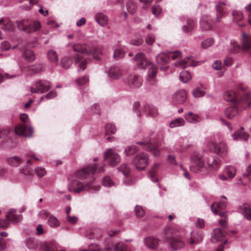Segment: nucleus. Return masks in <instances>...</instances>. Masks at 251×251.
Wrapping results in <instances>:
<instances>
[{"mask_svg":"<svg viewBox=\"0 0 251 251\" xmlns=\"http://www.w3.org/2000/svg\"><path fill=\"white\" fill-rule=\"evenodd\" d=\"M105 166V165H103L98 169L97 165L95 164L77 170L74 174V179L69 185V191L78 193L90 189L91 184L95 179L93 175L95 173L102 172Z\"/></svg>","mask_w":251,"mask_h":251,"instance_id":"nucleus-1","label":"nucleus"},{"mask_svg":"<svg viewBox=\"0 0 251 251\" xmlns=\"http://www.w3.org/2000/svg\"><path fill=\"white\" fill-rule=\"evenodd\" d=\"M137 62L138 67L140 68H149L148 72L147 81L151 85H154L156 82V76L157 74V67L149 61L143 53H137L134 57Z\"/></svg>","mask_w":251,"mask_h":251,"instance_id":"nucleus-2","label":"nucleus"},{"mask_svg":"<svg viewBox=\"0 0 251 251\" xmlns=\"http://www.w3.org/2000/svg\"><path fill=\"white\" fill-rule=\"evenodd\" d=\"M167 53L169 61L171 58L172 60H176V61L174 63V65L180 69H184L187 66L195 67L201 64L200 62L194 60L192 57H187L184 59H181V52L178 50L168 52Z\"/></svg>","mask_w":251,"mask_h":251,"instance_id":"nucleus-3","label":"nucleus"},{"mask_svg":"<svg viewBox=\"0 0 251 251\" xmlns=\"http://www.w3.org/2000/svg\"><path fill=\"white\" fill-rule=\"evenodd\" d=\"M74 51L85 55H92L93 58L97 60L100 59L101 51L100 48L90 47L86 44H75L73 47Z\"/></svg>","mask_w":251,"mask_h":251,"instance_id":"nucleus-4","label":"nucleus"},{"mask_svg":"<svg viewBox=\"0 0 251 251\" xmlns=\"http://www.w3.org/2000/svg\"><path fill=\"white\" fill-rule=\"evenodd\" d=\"M224 99L228 101L233 102L234 103H239V105L242 103L248 105V106H251V93H247L243 95L238 101V95L233 91L228 90L225 92L223 95Z\"/></svg>","mask_w":251,"mask_h":251,"instance_id":"nucleus-5","label":"nucleus"},{"mask_svg":"<svg viewBox=\"0 0 251 251\" xmlns=\"http://www.w3.org/2000/svg\"><path fill=\"white\" fill-rule=\"evenodd\" d=\"M18 27L26 33H31L39 30L41 24L38 21L32 22L28 20H23L17 23Z\"/></svg>","mask_w":251,"mask_h":251,"instance_id":"nucleus-6","label":"nucleus"},{"mask_svg":"<svg viewBox=\"0 0 251 251\" xmlns=\"http://www.w3.org/2000/svg\"><path fill=\"white\" fill-rule=\"evenodd\" d=\"M16 210L11 209L6 216L5 219L0 220V227L2 228H7L10 223V222L16 223L19 222L21 216L16 214Z\"/></svg>","mask_w":251,"mask_h":251,"instance_id":"nucleus-7","label":"nucleus"},{"mask_svg":"<svg viewBox=\"0 0 251 251\" xmlns=\"http://www.w3.org/2000/svg\"><path fill=\"white\" fill-rule=\"evenodd\" d=\"M148 156L147 154L141 152L137 154L133 160V164L137 169L143 170L148 164Z\"/></svg>","mask_w":251,"mask_h":251,"instance_id":"nucleus-8","label":"nucleus"},{"mask_svg":"<svg viewBox=\"0 0 251 251\" xmlns=\"http://www.w3.org/2000/svg\"><path fill=\"white\" fill-rule=\"evenodd\" d=\"M51 85L49 81L45 80H38L35 84L34 88L31 87V92L32 93H43L49 91Z\"/></svg>","mask_w":251,"mask_h":251,"instance_id":"nucleus-9","label":"nucleus"},{"mask_svg":"<svg viewBox=\"0 0 251 251\" xmlns=\"http://www.w3.org/2000/svg\"><path fill=\"white\" fill-rule=\"evenodd\" d=\"M104 159L108 160L110 166H115L120 162L121 158L119 155L116 153L113 149H110L105 153Z\"/></svg>","mask_w":251,"mask_h":251,"instance_id":"nucleus-10","label":"nucleus"},{"mask_svg":"<svg viewBox=\"0 0 251 251\" xmlns=\"http://www.w3.org/2000/svg\"><path fill=\"white\" fill-rule=\"evenodd\" d=\"M187 94L184 89L176 91L172 97V102L176 104L183 103L186 100Z\"/></svg>","mask_w":251,"mask_h":251,"instance_id":"nucleus-11","label":"nucleus"},{"mask_svg":"<svg viewBox=\"0 0 251 251\" xmlns=\"http://www.w3.org/2000/svg\"><path fill=\"white\" fill-rule=\"evenodd\" d=\"M184 247V243L181 238L173 237L169 244V249L172 251H178Z\"/></svg>","mask_w":251,"mask_h":251,"instance_id":"nucleus-12","label":"nucleus"},{"mask_svg":"<svg viewBox=\"0 0 251 251\" xmlns=\"http://www.w3.org/2000/svg\"><path fill=\"white\" fill-rule=\"evenodd\" d=\"M15 131L17 134L25 137L30 136L33 132L32 127L23 125L17 126Z\"/></svg>","mask_w":251,"mask_h":251,"instance_id":"nucleus-13","label":"nucleus"},{"mask_svg":"<svg viewBox=\"0 0 251 251\" xmlns=\"http://www.w3.org/2000/svg\"><path fill=\"white\" fill-rule=\"evenodd\" d=\"M126 83L130 88H136L142 84V80L138 75H130L127 78Z\"/></svg>","mask_w":251,"mask_h":251,"instance_id":"nucleus-14","label":"nucleus"},{"mask_svg":"<svg viewBox=\"0 0 251 251\" xmlns=\"http://www.w3.org/2000/svg\"><path fill=\"white\" fill-rule=\"evenodd\" d=\"M226 0H220L216 5L215 8L217 12V17L215 21L219 23L225 15L224 11L225 6L227 5Z\"/></svg>","mask_w":251,"mask_h":251,"instance_id":"nucleus-15","label":"nucleus"},{"mask_svg":"<svg viewBox=\"0 0 251 251\" xmlns=\"http://www.w3.org/2000/svg\"><path fill=\"white\" fill-rule=\"evenodd\" d=\"M239 107L245 108L249 106L248 105L242 103L240 105H239V103H237V105L229 107L225 110V113L226 116L228 119H232L235 117L238 113V109Z\"/></svg>","mask_w":251,"mask_h":251,"instance_id":"nucleus-16","label":"nucleus"},{"mask_svg":"<svg viewBox=\"0 0 251 251\" xmlns=\"http://www.w3.org/2000/svg\"><path fill=\"white\" fill-rule=\"evenodd\" d=\"M156 140L154 139H151L148 142H139V144L144 146V148L151 151L154 155H156L157 152V148L155 145Z\"/></svg>","mask_w":251,"mask_h":251,"instance_id":"nucleus-17","label":"nucleus"},{"mask_svg":"<svg viewBox=\"0 0 251 251\" xmlns=\"http://www.w3.org/2000/svg\"><path fill=\"white\" fill-rule=\"evenodd\" d=\"M203 156L199 153L195 152L191 157V161L200 169L202 168L205 165Z\"/></svg>","mask_w":251,"mask_h":251,"instance_id":"nucleus-18","label":"nucleus"},{"mask_svg":"<svg viewBox=\"0 0 251 251\" xmlns=\"http://www.w3.org/2000/svg\"><path fill=\"white\" fill-rule=\"evenodd\" d=\"M214 152L221 157L226 156L228 153V148L224 142H220L216 144L214 149Z\"/></svg>","mask_w":251,"mask_h":251,"instance_id":"nucleus-19","label":"nucleus"},{"mask_svg":"<svg viewBox=\"0 0 251 251\" xmlns=\"http://www.w3.org/2000/svg\"><path fill=\"white\" fill-rule=\"evenodd\" d=\"M226 206V197H224L222 198L221 201L214 202L211 204L210 208L213 213L217 214H218V210H221L225 208Z\"/></svg>","mask_w":251,"mask_h":251,"instance_id":"nucleus-20","label":"nucleus"},{"mask_svg":"<svg viewBox=\"0 0 251 251\" xmlns=\"http://www.w3.org/2000/svg\"><path fill=\"white\" fill-rule=\"evenodd\" d=\"M169 62V58L167 53H161L158 54V64L164 65V66L160 67V70L165 71L168 70V66L166 65Z\"/></svg>","mask_w":251,"mask_h":251,"instance_id":"nucleus-21","label":"nucleus"},{"mask_svg":"<svg viewBox=\"0 0 251 251\" xmlns=\"http://www.w3.org/2000/svg\"><path fill=\"white\" fill-rule=\"evenodd\" d=\"M206 162L208 169L211 171H217L220 167V161L218 159L212 157L206 158Z\"/></svg>","mask_w":251,"mask_h":251,"instance_id":"nucleus-22","label":"nucleus"},{"mask_svg":"<svg viewBox=\"0 0 251 251\" xmlns=\"http://www.w3.org/2000/svg\"><path fill=\"white\" fill-rule=\"evenodd\" d=\"M85 236L89 239H99L102 236V231L99 228H91L86 231Z\"/></svg>","mask_w":251,"mask_h":251,"instance_id":"nucleus-23","label":"nucleus"},{"mask_svg":"<svg viewBox=\"0 0 251 251\" xmlns=\"http://www.w3.org/2000/svg\"><path fill=\"white\" fill-rule=\"evenodd\" d=\"M213 21L208 15H203L201 19V26L204 30H209L212 28Z\"/></svg>","mask_w":251,"mask_h":251,"instance_id":"nucleus-24","label":"nucleus"},{"mask_svg":"<svg viewBox=\"0 0 251 251\" xmlns=\"http://www.w3.org/2000/svg\"><path fill=\"white\" fill-rule=\"evenodd\" d=\"M232 14L233 21L237 23L239 26L242 27L246 25V24L242 22L244 19V16L241 12L234 10L232 12Z\"/></svg>","mask_w":251,"mask_h":251,"instance_id":"nucleus-25","label":"nucleus"},{"mask_svg":"<svg viewBox=\"0 0 251 251\" xmlns=\"http://www.w3.org/2000/svg\"><path fill=\"white\" fill-rule=\"evenodd\" d=\"M75 63H79V70H84L86 68L88 59H83L82 56L76 54L74 56Z\"/></svg>","mask_w":251,"mask_h":251,"instance_id":"nucleus-26","label":"nucleus"},{"mask_svg":"<svg viewBox=\"0 0 251 251\" xmlns=\"http://www.w3.org/2000/svg\"><path fill=\"white\" fill-rule=\"evenodd\" d=\"M114 250L116 251H130L127 246L122 242L117 243L115 245L114 249L108 246L105 247L106 251H113Z\"/></svg>","mask_w":251,"mask_h":251,"instance_id":"nucleus-27","label":"nucleus"},{"mask_svg":"<svg viewBox=\"0 0 251 251\" xmlns=\"http://www.w3.org/2000/svg\"><path fill=\"white\" fill-rule=\"evenodd\" d=\"M108 75L113 79H118L122 76V72L120 68L117 67H112L108 71Z\"/></svg>","mask_w":251,"mask_h":251,"instance_id":"nucleus-28","label":"nucleus"},{"mask_svg":"<svg viewBox=\"0 0 251 251\" xmlns=\"http://www.w3.org/2000/svg\"><path fill=\"white\" fill-rule=\"evenodd\" d=\"M95 19L97 23L102 26L106 25L108 21L107 16L102 13H97L95 16Z\"/></svg>","mask_w":251,"mask_h":251,"instance_id":"nucleus-29","label":"nucleus"},{"mask_svg":"<svg viewBox=\"0 0 251 251\" xmlns=\"http://www.w3.org/2000/svg\"><path fill=\"white\" fill-rule=\"evenodd\" d=\"M7 162L11 166L17 167L23 162V160L18 156H14L7 158Z\"/></svg>","mask_w":251,"mask_h":251,"instance_id":"nucleus-30","label":"nucleus"},{"mask_svg":"<svg viewBox=\"0 0 251 251\" xmlns=\"http://www.w3.org/2000/svg\"><path fill=\"white\" fill-rule=\"evenodd\" d=\"M241 41L242 49L244 51L251 49V44L249 41V36L246 33L242 34Z\"/></svg>","mask_w":251,"mask_h":251,"instance_id":"nucleus-31","label":"nucleus"},{"mask_svg":"<svg viewBox=\"0 0 251 251\" xmlns=\"http://www.w3.org/2000/svg\"><path fill=\"white\" fill-rule=\"evenodd\" d=\"M243 128H241V130L236 131L234 134H233L232 137L234 140H242L246 141L249 138V135L246 133L243 132Z\"/></svg>","mask_w":251,"mask_h":251,"instance_id":"nucleus-32","label":"nucleus"},{"mask_svg":"<svg viewBox=\"0 0 251 251\" xmlns=\"http://www.w3.org/2000/svg\"><path fill=\"white\" fill-rule=\"evenodd\" d=\"M184 117L188 122L191 123H196L201 121V118L198 114H194L191 112L186 113Z\"/></svg>","mask_w":251,"mask_h":251,"instance_id":"nucleus-33","label":"nucleus"},{"mask_svg":"<svg viewBox=\"0 0 251 251\" xmlns=\"http://www.w3.org/2000/svg\"><path fill=\"white\" fill-rule=\"evenodd\" d=\"M156 109L152 105L146 104L144 107V112L147 116L154 117L156 115Z\"/></svg>","mask_w":251,"mask_h":251,"instance_id":"nucleus-34","label":"nucleus"},{"mask_svg":"<svg viewBox=\"0 0 251 251\" xmlns=\"http://www.w3.org/2000/svg\"><path fill=\"white\" fill-rule=\"evenodd\" d=\"M145 245L147 248L151 249H155L157 245V240L152 237H147L145 240Z\"/></svg>","mask_w":251,"mask_h":251,"instance_id":"nucleus-35","label":"nucleus"},{"mask_svg":"<svg viewBox=\"0 0 251 251\" xmlns=\"http://www.w3.org/2000/svg\"><path fill=\"white\" fill-rule=\"evenodd\" d=\"M242 214L247 219L251 220V207L248 204H244L242 206Z\"/></svg>","mask_w":251,"mask_h":251,"instance_id":"nucleus-36","label":"nucleus"},{"mask_svg":"<svg viewBox=\"0 0 251 251\" xmlns=\"http://www.w3.org/2000/svg\"><path fill=\"white\" fill-rule=\"evenodd\" d=\"M203 239L202 235L199 233H193L192 234L190 240V244H199L200 243Z\"/></svg>","mask_w":251,"mask_h":251,"instance_id":"nucleus-37","label":"nucleus"},{"mask_svg":"<svg viewBox=\"0 0 251 251\" xmlns=\"http://www.w3.org/2000/svg\"><path fill=\"white\" fill-rule=\"evenodd\" d=\"M192 78L190 73L188 71H182L179 75V79L183 83H187Z\"/></svg>","mask_w":251,"mask_h":251,"instance_id":"nucleus-38","label":"nucleus"},{"mask_svg":"<svg viewBox=\"0 0 251 251\" xmlns=\"http://www.w3.org/2000/svg\"><path fill=\"white\" fill-rule=\"evenodd\" d=\"M139 151V148L136 146H129L126 148L124 152L126 156H130L136 153Z\"/></svg>","mask_w":251,"mask_h":251,"instance_id":"nucleus-39","label":"nucleus"},{"mask_svg":"<svg viewBox=\"0 0 251 251\" xmlns=\"http://www.w3.org/2000/svg\"><path fill=\"white\" fill-rule=\"evenodd\" d=\"M195 25V22L192 19H188L187 21V25L182 27V29L185 32H189L191 31Z\"/></svg>","mask_w":251,"mask_h":251,"instance_id":"nucleus-40","label":"nucleus"},{"mask_svg":"<svg viewBox=\"0 0 251 251\" xmlns=\"http://www.w3.org/2000/svg\"><path fill=\"white\" fill-rule=\"evenodd\" d=\"M185 121L181 118H178L173 120L170 124L171 128H175L176 127L181 126L184 125Z\"/></svg>","mask_w":251,"mask_h":251,"instance_id":"nucleus-41","label":"nucleus"},{"mask_svg":"<svg viewBox=\"0 0 251 251\" xmlns=\"http://www.w3.org/2000/svg\"><path fill=\"white\" fill-rule=\"evenodd\" d=\"M223 237V234L221 230L220 229H216L212 233V239L218 242L222 240Z\"/></svg>","mask_w":251,"mask_h":251,"instance_id":"nucleus-42","label":"nucleus"},{"mask_svg":"<svg viewBox=\"0 0 251 251\" xmlns=\"http://www.w3.org/2000/svg\"><path fill=\"white\" fill-rule=\"evenodd\" d=\"M149 177L153 182H157V166L155 164L149 171Z\"/></svg>","mask_w":251,"mask_h":251,"instance_id":"nucleus-43","label":"nucleus"},{"mask_svg":"<svg viewBox=\"0 0 251 251\" xmlns=\"http://www.w3.org/2000/svg\"><path fill=\"white\" fill-rule=\"evenodd\" d=\"M105 137L109 134H113L116 132V126L111 124H107L105 127Z\"/></svg>","mask_w":251,"mask_h":251,"instance_id":"nucleus-44","label":"nucleus"},{"mask_svg":"<svg viewBox=\"0 0 251 251\" xmlns=\"http://www.w3.org/2000/svg\"><path fill=\"white\" fill-rule=\"evenodd\" d=\"M23 55L25 59L28 61H32L35 59V55L33 52L30 50H25Z\"/></svg>","mask_w":251,"mask_h":251,"instance_id":"nucleus-45","label":"nucleus"},{"mask_svg":"<svg viewBox=\"0 0 251 251\" xmlns=\"http://www.w3.org/2000/svg\"><path fill=\"white\" fill-rule=\"evenodd\" d=\"M225 173L230 178H233L236 174V169L232 166H229L225 168Z\"/></svg>","mask_w":251,"mask_h":251,"instance_id":"nucleus-46","label":"nucleus"},{"mask_svg":"<svg viewBox=\"0 0 251 251\" xmlns=\"http://www.w3.org/2000/svg\"><path fill=\"white\" fill-rule=\"evenodd\" d=\"M48 223V224L52 227H56L60 225L59 221L58 219L52 215L50 216Z\"/></svg>","mask_w":251,"mask_h":251,"instance_id":"nucleus-47","label":"nucleus"},{"mask_svg":"<svg viewBox=\"0 0 251 251\" xmlns=\"http://www.w3.org/2000/svg\"><path fill=\"white\" fill-rule=\"evenodd\" d=\"M72 64V60L70 58L65 57L61 60V65L65 69H68Z\"/></svg>","mask_w":251,"mask_h":251,"instance_id":"nucleus-48","label":"nucleus"},{"mask_svg":"<svg viewBox=\"0 0 251 251\" xmlns=\"http://www.w3.org/2000/svg\"><path fill=\"white\" fill-rule=\"evenodd\" d=\"M214 40L212 38H207L202 41L201 43V47L203 49H207L213 45Z\"/></svg>","mask_w":251,"mask_h":251,"instance_id":"nucleus-49","label":"nucleus"},{"mask_svg":"<svg viewBox=\"0 0 251 251\" xmlns=\"http://www.w3.org/2000/svg\"><path fill=\"white\" fill-rule=\"evenodd\" d=\"M126 7L129 12L133 13L137 8V5L133 1L129 0L127 2Z\"/></svg>","mask_w":251,"mask_h":251,"instance_id":"nucleus-50","label":"nucleus"},{"mask_svg":"<svg viewBox=\"0 0 251 251\" xmlns=\"http://www.w3.org/2000/svg\"><path fill=\"white\" fill-rule=\"evenodd\" d=\"M2 29L5 31H12L14 29V26L12 22L7 20L3 24Z\"/></svg>","mask_w":251,"mask_h":251,"instance_id":"nucleus-51","label":"nucleus"},{"mask_svg":"<svg viewBox=\"0 0 251 251\" xmlns=\"http://www.w3.org/2000/svg\"><path fill=\"white\" fill-rule=\"evenodd\" d=\"M134 211L136 216L139 218L142 217L145 214V212L143 207L140 205H136L135 206Z\"/></svg>","mask_w":251,"mask_h":251,"instance_id":"nucleus-52","label":"nucleus"},{"mask_svg":"<svg viewBox=\"0 0 251 251\" xmlns=\"http://www.w3.org/2000/svg\"><path fill=\"white\" fill-rule=\"evenodd\" d=\"M29 71L32 75L40 73L42 71V66L40 64L33 65L29 68Z\"/></svg>","mask_w":251,"mask_h":251,"instance_id":"nucleus-53","label":"nucleus"},{"mask_svg":"<svg viewBox=\"0 0 251 251\" xmlns=\"http://www.w3.org/2000/svg\"><path fill=\"white\" fill-rule=\"evenodd\" d=\"M26 245L27 248L30 249H36L38 246L37 241L31 238L27 240Z\"/></svg>","mask_w":251,"mask_h":251,"instance_id":"nucleus-54","label":"nucleus"},{"mask_svg":"<svg viewBox=\"0 0 251 251\" xmlns=\"http://www.w3.org/2000/svg\"><path fill=\"white\" fill-rule=\"evenodd\" d=\"M205 92L202 89L198 88L194 89L192 92L193 96L195 98H199L202 97L204 95Z\"/></svg>","mask_w":251,"mask_h":251,"instance_id":"nucleus-55","label":"nucleus"},{"mask_svg":"<svg viewBox=\"0 0 251 251\" xmlns=\"http://www.w3.org/2000/svg\"><path fill=\"white\" fill-rule=\"evenodd\" d=\"M48 57L50 61L56 62L58 60V56L56 52L52 50L49 51Z\"/></svg>","mask_w":251,"mask_h":251,"instance_id":"nucleus-56","label":"nucleus"},{"mask_svg":"<svg viewBox=\"0 0 251 251\" xmlns=\"http://www.w3.org/2000/svg\"><path fill=\"white\" fill-rule=\"evenodd\" d=\"M19 171L21 174H23L25 176L31 175L33 174L32 169L28 166H27L24 168H21Z\"/></svg>","mask_w":251,"mask_h":251,"instance_id":"nucleus-57","label":"nucleus"},{"mask_svg":"<svg viewBox=\"0 0 251 251\" xmlns=\"http://www.w3.org/2000/svg\"><path fill=\"white\" fill-rule=\"evenodd\" d=\"M35 173L37 175L38 177H42L46 174V171L45 168L38 167L35 169Z\"/></svg>","mask_w":251,"mask_h":251,"instance_id":"nucleus-58","label":"nucleus"},{"mask_svg":"<svg viewBox=\"0 0 251 251\" xmlns=\"http://www.w3.org/2000/svg\"><path fill=\"white\" fill-rule=\"evenodd\" d=\"M118 169L122 172L125 176H127L130 171V169L127 164H122Z\"/></svg>","mask_w":251,"mask_h":251,"instance_id":"nucleus-59","label":"nucleus"},{"mask_svg":"<svg viewBox=\"0 0 251 251\" xmlns=\"http://www.w3.org/2000/svg\"><path fill=\"white\" fill-rule=\"evenodd\" d=\"M125 52L122 49H116L114 51L113 57L116 59H119L124 56Z\"/></svg>","mask_w":251,"mask_h":251,"instance_id":"nucleus-60","label":"nucleus"},{"mask_svg":"<svg viewBox=\"0 0 251 251\" xmlns=\"http://www.w3.org/2000/svg\"><path fill=\"white\" fill-rule=\"evenodd\" d=\"M153 0H139L142 4V8L145 10L148 9Z\"/></svg>","mask_w":251,"mask_h":251,"instance_id":"nucleus-61","label":"nucleus"},{"mask_svg":"<svg viewBox=\"0 0 251 251\" xmlns=\"http://www.w3.org/2000/svg\"><path fill=\"white\" fill-rule=\"evenodd\" d=\"M155 41V36L151 34H148L145 38V42L149 45H152Z\"/></svg>","mask_w":251,"mask_h":251,"instance_id":"nucleus-62","label":"nucleus"},{"mask_svg":"<svg viewBox=\"0 0 251 251\" xmlns=\"http://www.w3.org/2000/svg\"><path fill=\"white\" fill-rule=\"evenodd\" d=\"M102 183L105 186H111L113 185V182L110 177L108 176H105L103 178Z\"/></svg>","mask_w":251,"mask_h":251,"instance_id":"nucleus-63","label":"nucleus"},{"mask_svg":"<svg viewBox=\"0 0 251 251\" xmlns=\"http://www.w3.org/2000/svg\"><path fill=\"white\" fill-rule=\"evenodd\" d=\"M79 251H100V248L98 245L92 244L89 246L88 250H80Z\"/></svg>","mask_w":251,"mask_h":251,"instance_id":"nucleus-64","label":"nucleus"}]
</instances>
